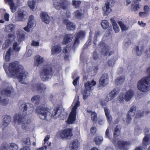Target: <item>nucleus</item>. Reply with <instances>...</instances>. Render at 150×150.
Listing matches in <instances>:
<instances>
[{"label": "nucleus", "mask_w": 150, "mask_h": 150, "mask_svg": "<svg viewBox=\"0 0 150 150\" xmlns=\"http://www.w3.org/2000/svg\"><path fill=\"white\" fill-rule=\"evenodd\" d=\"M8 70L10 75L12 77H16L21 82L23 79L27 77L28 73L24 69L23 66L20 64L19 62L14 61L9 64Z\"/></svg>", "instance_id": "f257e3e1"}, {"label": "nucleus", "mask_w": 150, "mask_h": 150, "mask_svg": "<svg viewBox=\"0 0 150 150\" xmlns=\"http://www.w3.org/2000/svg\"><path fill=\"white\" fill-rule=\"evenodd\" d=\"M147 71L149 75L141 79L137 83L138 89L142 92L146 91L149 88V83H150V67L147 69Z\"/></svg>", "instance_id": "f03ea898"}, {"label": "nucleus", "mask_w": 150, "mask_h": 150, "mask_svg": "<svg viewBox=\"0 0 150 150\" xmlns=\"http://www.w3.org/2000/svg\"><path fill=\"white\" fill-rule=\"evenodd\" d=\"M53 73L52 66L49 64L46 65L42 71L41 72L40 76L41 79L43 81H47L50 76L52 77Z\"/></svg>", "instance_id": "7ed1b4c3"}, {"label": "nucleus", "mask_w": 150, "mask_h": 150, "mask_svg": "<svg viewBox=\"0 0 150 150\" xmlns=\"http://www.w3.org/2000/svg\"><path fill=\"white\" fill-rule=\"evenodd\" d=\"M27 104L30 107V108H28L29 110L28 111L29 112L28 113V114H29L33 112L34 108L32 104L29 103H28ZM27 114V112H26V114H23L22 115H21V114H16L14 116V122L16 123L17 122L18 125L23 123V120L25 119L24 118L26 116V114Z\"/></svg>", "instance_id": "20e7f679"}, {"label": "nucleus", "mask_w": 150, "mask_h": 150, "mask_svg": "<svg viewBox=\"0 0 150 150\" xmlns=\"http://www.w3.org/2000/svg\"><path fill=\"white\" fill-rule=\"evenodd\" d=\"M47 108L39 106L37 108L35 112L40 119L45 120L47 119L48 114L49 112Z\"/></svg>", "instance_id": "39448f33"}, {"label": "nucleus", "mask_w": 150, "mask_h": 150, "mask_svg": "<svg viewBox=\"0 0 150 150\" xmlns=\"http://www.w3.org/2000/svg\"><path fill=\"white\" fill-rule=\"evenodd\" d=\"M72 131L71 128H67L58 131L57 134L62 139H70L72 136Z\"/></svg>", "instance_id": "423d86ee"}, {"label": "nucleus", "mask_w": 150, "mask_h": 150, "mask_svg": "<svg viewBox=\"0 0 150 150\" xmlns=\"http://www.w3.org/2000/svg\"><path fill=\"white\" fill-rule=\"evenodd\" d=\"M68 5V2L67 0H60L59 2L57 0L53 1V6L58 10L61 8L63 10L66 9Z\"/></svg>", "instance_id": "0eeeda50"}, {"label": "nucleus", "mask_w": 150, "mask_h": 150, "mask_svg": "<svg viewBox=\"0 0 150 150\" xmlns=\"http://www.w3.org/2000/svg\"><path fill=\"white\" fill-rule=\"evenodd\" d=\"M134 95L133 91L131 89H129L126 92L125 95L123 93L120 94L118 96L117 98L120 103H122L124 100V96L125 100L127 101H128L131 99Z\"/></svg>", "instance_id": "6e6552de"}, {"label": "nucleus", "mask_w": 150, "mask_h": 150, "mask_svg": "<svg viewBox=\"0 0 150 150\" xmlns=\"http://www.w3.org/2000/svg\"><path fill=\"white\" fill-rule=\"evenodd\" d=\"M99 46L100 47L103 48V50L100 51L102 54L106 56L108 54L109 56L112 54L114 53V51H110L109 52L110 48L104 42H101L99 44Z\"/></svg>", "instance_id": "1a4fd4ad"}, {"label": "nucleus", "mask_w": 150, "mask_h": 150, "mask_svg": "<svg viewBox=\"0 0 150 150\" xmlns=\"http://www.w3.org/2000/svg\"><path fill=\"white\" fill-rule=\"evenodd\" d=\"M112 142L116 147L123 150H127L128 147L130 144V142H129L121 140H119L117 143L115 142V141H113Z\"/></svg>", "instance_id": "9d476101"}, {"label": "nucleus", "mask_w": 150, "mask_h": 150, "mask_svg": "<svg viewBox=\"0 0 150 150\" xmlns=\"http://www.w3.org/2000/svg\"><path fill=\"white\" fill-rule=\"evenodd\" d=\"M76 35L75 40L72 47L74 49L75 48V47L79 44V39H81L85 38V33L84 31L81 30L77 33Z\"/></svg>", "instance_id": "9b49d317"}, {"label": "nucleus", "mask_w": 150, "mask_h": 150, "mask_svg": "<svg viewBox=\"0 0 150 150\" xmlns=\"http://www.w3.org/2000/svg\"><path fill=\"white\" fill-rule=\"evenodd\" d=\"M8 39L5 41L2 47L4 50L8 48L11 45L12 42L16 38L15 35L13 34H8Z\"/></svg>", "instance_id": "f8f14e48"}, {"label": "nucleus", "mask_w": 150, "mask_h": 150, "mask_svg": "<svg viewBox=\"0 0 150 150\" xmlns=\"http://www.w3.org/2000/svg\"><path fill=\"white\" fill-rule=\"evenodd\" d=\"M119 89L115 88L112 90L107 95L105 98L107 101H109L114 98L118 93Z\"/></svg>", "instance_id": "ddd939ff"}, {"label": "nucleus", "mask_w": 150, "mask_h": 150, "mask_svg": "<svg viewBox=\"0 0 150 150\" xmlns=\"http://www.w3.org/2000/svg\"><path fill=\"white\" fill-rule=\"evenodd\" d=\"M63 23L66 25L67 29L68 30H74L75 29V24L70 22L69 20L64 19L63 21Z\"/></svg>", "instance_id": "4468645a"}, {"label": "nucleus", "mask_w": 150, "mask_h": 150, "mask_svg": "<svg viewBox=\"0 0 150 150\" xmlns=\"http://www.w3.org/2000/svg\"><path fill=\"white\" fill-rule=\"evenodd\" d=\"M74 38L72 34H68L65 35L62 41V44L63 45L67 44L70 43Z\"/></svg>", "instance_id": "2eb2a0df"}, {"label": "nucleus", "mask_w": 150, "mask_h": 150, "mask_svg": "<svg viewBox=\"0 0 150 150\" xmlns=\"http://www.w3.org/2000/svg\"><path fill=\"white\" fill-rule=\"evenodd\" d=\"M108 77L107 74H103L99 80V83L100 85L103 86H105L108 84Z\"/></svg>", "instance_id": "dca6fc26"}, {"label": "nucleus", "mask_w": 150, "mask_h": 150, "mask_svg": "<svg viewBox=\"0 0 150 150\" xmlns=\"http://www.w3.org/2000/svg\"><path fill=\"white\" fill-rule=\"evenodd\" d=\"M34 16L33 15H30L29 16L27 25L24 28V30L25 31L29 32L30 31V29L34 25Z\"/></svg>", "instance_id": "f3484780"}, {"label": "nucleus", "mask_w": 150, "mask_h": 150, "mask_svg": "<svg viewBox=\"0 0 150 150\" xmlns=\"http://www.w3.org/2000/svg\"><path fill=\"white\" fill-rule=\"evenodd\" d=\"M136 107L135 106H132L130 108V110L128 112V113L127 115V117L126 118L127 122L128 124L131 122V116L134 115V113L133 112L134 110L135 111H136Z\"/></svg>", "instance_id": "a211bd4d"}, {"label": "nucleus", "mask_w": 150, "mask_h": 150, "mask_svg": "<svg viewBox=\"0 0 150 150\" xmlns=\"http://www.w3.org/2000/svg\"><path fill=\"white\" fill-rule=\"evenodd\" d=\"M13 91V88L8 87L7 88L3 89L0 91V94L2 96H10L12 92Z\"/></svg>", "instance_id": "6ab92c4d"}, {"label": "nucleus", "mask_w": 150, "mask_h": 150, "mask_svg": "<svg viewBox=\"0 0 150 150\" xmlns=\"http://www.w3.org/2000/svg\"><path fill=\"white\" fill-rule=\"evenodd\" d=\"M96 84V81L93 80L91 82L88 81L84 85L86 91H90L93 90V86Z\"/></svg>", "instance_id": "aec40b11"}, {"label": "nucleus", "mask_w": 150, "mask_h": 150, "mask_svg": "<svg viewBox=\"0 0 150 150\" xmlns=\"http://www.w3.org/2000/svg\"><path fill=\"white\" fill-rule=\"evenodd\" d=\"M76 112L71 110L68 120V123L71 124L75 121L76 118Z\"/></svg>", "instance_id": "412c9836"}, {"label": "nucleus", "mask_w": 150, "mask_h": 150, "mask_svg": "<svg viewBox=\"0 0 150 150\" xmlns=\"http://www.w3.org/2000/svg\"><path fill=\"white\" fill-rule=\"evenodd\" d=\"M36 90L38 93H44L46 89L45 86L43 83H38L36 84Z\"/></svg>", "instance_id": "4be33fe9"}, {"label": "nucleus", "mask_w": 150, "mask_h": 150, "mask_svg": "<svg viewBox=\"0 0 150 150\" xmlns=\"http://www.w3.org/2000/svg\"><path fill=\"white\" fill-rule=\"evenodd\" d=\"M40 17L42 21L47 24L50 22V17L45 12H42L41 14Z\"/></svg>", "instance_id": "5701e85b"}, {"label": "nucleus", "mask_w": 150, "mask_h": 150, "mask_svg": "<svg viewBox=\"0 0 150 150\" xmlns=\"http://www.w3.org/2000/svg\"><path fill=\"white\" fill-rule=\"evenodd\" d=\"M62 48L59 45H57L53 46L51 50L52 54H58L61 51Z\"/></svg>", "instance_id": "b1692460"}, {"label": "nucleus", "mask_w": 150, "mask_h": 150, "mask_svg": "<svg viewBox=\"0 0 150 150\" xmlns=\"http://www.w3.org/2000/svg\"><path fill=\"white\" fill-rule=\"evenodd\" d=\"M78 141L76 139L73 141L70 144L69 147L72 150H76L78 148Z\"/></svg>", "instance_id": "393cba45"}, {"label": "nucleus", "mask_w": 150, "mask_h": 150, "mask_svg": "<svg viewBox=\"0 0 150 150\" xmlns=\"http://www.w3.org/2000/svg\"><path fill=\"white\" fill-rule=\"evenodd\" d=\"M35 66H38L44 62L43 58L38 55L35 56Z\"/></svg>", "instance_id": "a878e982"}, {"label": "nucleus", "mask_w": 150, "mask_h": 150, "mask_svg": "<svg viewBox=\"0 0 150 150\" xmlns=\"http://www.w3.org/2000/svg\"><path fill=\"white\" fill-rule=\"evenodd\" d=\"M11 120V117L10 116L5 115L3 119V125L5 127H7L10 123Z\"/></svg>", "instance_id": "bb28decb"}, {"label": "nucleus", "mask_w": 150, "mask_h": 150, "mask_svg": "<svg viewBox=\"0 0 150 150\" xmlns=\"http://www.w3.org/2000/svg\"><path fill=\"white\" fill-rule=\"evenodd\" d=\"M104 109L107 120L108 122L110 123L111 122L112 118L110 115H109L110 112L109 109L108 108L106 107H104Z\"/></svg>", "instance_id": "cd10ccee"}, {"label": "nucleus", "mask_w": 150, "mask_h": 150, "mask_svg": "<svg viewBox=\"0 0 150 150\" xmlns=\"http://www.w3.org/2000/svg\"><path fill=\"white\" fill-rule=\"evenodd\" d=\"M40 99V97L39 95H35L32 98L31 100L35 105H38L39 103Z\"/></svg>", "instance_id": "c85d7f7f"}, {"label": "nucleus", "mask_w": 150, "mask_h": 150, "mask_svg": "<svg viewBox=\"0 0 150 150\" xmlns=\"http://www.w3.org/2000/svg\"><path fill=\"white\" fill-rule=\"evenodd\" d=\"M18 16L16 19L18 21H23L24 16L23 12L21 10H19L18 12Z\"/></svg>", "instance_id": "c756f323"}, {"label": "nucleus", "mask_w": 150, "mask_h": 150, "mask_svg": "<svg viewBox=\"0 0 150 150\" xmlns=\"http://www.w3.org/2000/svg\"><path fill=\"white\" fill-rule=\"evenodd\" d=\"M110 20L113 25L114 31L115 33H117L119 32V28L115 21L113 18H111Z\"/></svg>", "instance_id": "7c9ffc66"}, {"label": "nucleus", "mask_w": 150, "mask_h": 150, "mask_svg": "<svg viewBox=\"0 0 150 150\" xmlns=\"http://www.w3.org/2000/svg\"><path fill=\"white\" fill-rule=\"evenodd\" d=\"M125 80V77L124 76H120L115 79V84L117 85L121 84Z\"/></svg>", "instance_id": "2f4dec72"}, {"label": "nucleus", "mask_w": 150, "mask_h": 150, "mask_svg": "<svg viewBox=\"0 0 150 150\" xmlns=\"http://www.w3.org/2000/svg\"><path fill=\"white\" fill-rule=\"evenodd\" d=\"M15 28V27L14 25L10 24L6 26L5 30L7 32L10 33L13 31L14 30Z\"/></svg>", "instance_id": "473e14b6"}, {"label": "nucleus", "mask_w": 150, "mask_h": 150, "mask_svg": "<svg viewBox=\"0 0 150 150\" xmlns=\"http://www.w3.org/2000/svg\"><path fill=\"white\" fill-rule=\"evenodd\" d=\"M22 141L23 145H26L27 146H30V140L29 137L24 138L23 139Z\"/></svg>", "instance_id": "72a5a7b5"}, {"label": "nucleus", "mask_w": 150, "mask_h": 150, "mask_svg": "<svg viewBox=\"0 0 150 150\" xmlns=\"http://www.w3.org/2000/svg\"><path fill=\"white\" fill-rule=\"evenodd\" d=\"M91 119L93 123H96L98 120V117L97 113L95 112H93L91 115Z\"/></svg>", "instance_id": "f704fd0d"}, {"label": "nucleus", "mask_w": 150, "mask_h": 150, "mask_svg": "<svg viewBox=\"0 0 150 150\" xmlns=\"http://www.w3.org/2000/svg\"><path fill=\"white\" fill-rule=\"evenodd\" d=\"M137 2L134 1L131 5V8L133 10L137 11L140 8V5L139 4H136Z\"/></svg>", "instance_id": "c9c22d12"}, {"label": "nucleus", "mask_w": 150, "mask_h": 150, "mask_svg": "<svg viewBox=\"0 0 150 150\" xmlns=\"http://www.w3.org/2000/svg\"><path fill=\"white\" fill-rule=\"evenodd\" d=\"M11 48L10 47L7 51L5 58L6 62H8L10 59L11 56Z\"/></svg>", "instance_id": "e433bc0d"}, {"label": "nucleus", "mask_w": 150, "mask_h": 150, "mask_svg": "<svg viewBox=\"0 0 150 150\" xmlns=\"http://www.w3.org/2000/svg\"><path fill=\"white\" fill-rule=\"evenodd\" d=\"M101 25L103 28L106 29L109 25L108 22L107 20H103L101 23Z\"/></svg>", "instance_id": "4c0bfd02"}, {"label": "nucleus", "mask_w": 150, "mask_h": 150, "mask_svg": "<svg viewBox=\"0 0 150 150\" xmlns=\"http://www.w3.org/2000/svg\"><path fill=\"white\" fill-rule=\"evenodd\" d=\"M103 140V137L99 136L96 137L94 139V141L97 145L101 144Z\"/></svg>", "instance_id": "58836bf2"}, {"label": "nucleus", "mask_w": 150, "mask_h": 150, "mask_svg": "<svg viewBox=\"0 0 150 150\" xmlns=\"http://www.w3.org/2000/svg\"><path fill=\"white\" fill-rule=\"evenodd\" d=\"M18 44L17 42H14L13 45V49L14 52H18L21 49L20 47H18Z\"/></svg>", "instance_id": "ea45409f"}, {"label": "nucleus", "mask_w": 150, "mask_h": 150, "mask_svg": "<svg viewBox=\"0 0 150 150\" xmlns=\"http://www.w3.org/2000/svg\"><path fill=\"white\" fill-rule=\"evenodd\" d=\"M28 4L32 9L33 10L35 8V2L34 0H29L28 1Z\"/></svg>", "instance_id": "a19ab883"}, {"label": "nucleus", "mask_w": 150, "mask_h": 150, "mask_svg": "<svg viewBox=\"0 0 150 150\" xmlns=\"http://www.w3.org/2000/svg\"><path fill=\"white\" fill-rule=\"evenodd\" d=\"M144 46H142L141 47V49L139 50V48L138 46H137L136 47V51L137 55H140L142 53V52L144 51Z\"/></svg>", "instance_id": "79ce46f5"}, {"label": "nucleus", "mask_w": 150, "mask_h": 150, "mask_svg": "<svg viewBox=\"0 0 150 150\" xmlns=\"http://www.w3.org/2000/svg\"><path fill=\"white\" fill-rule=\"evenodd\" d=\"M17 37L19 41H21L24 40L25 35L24 33H18L17 35Z\"/></svg>", "instance_id": "37998d69"}, {"label": "nucleus", "mask_w": 150, "mask_h": 150, "mask_svg": "<svg viewBox=\"0 0 150 150\" xmlns=\"http://www.w3.org/2000/svg\"><path fill=\"white\" fill-rule=\"evenodd\" d=\"M59 110H60V107L59 106L55 107L54 110L52 112L51 116L53 117L55 116L58 113V112Z\"/></svg>", "instance_id": "c03bdc74"}, {"label": "nucleus", "mask_w": 150, "mask_h": 150, "mask_svg": "<svg viewBox=\"0 0 150 150\" xmlns=\"http://www.w3.org/2000/svg\"><path fill=\"white\" fill-rule=\"evenodd\" d=\"M8 100L5 99H2L1 97L0 96V105H6L8 103Z\"/></svg>", "instance_id": "a18cd8bd"}, {"label": "nucleus", "mask_w": 150, "mask_h": 150, "mask_svg": "<svg viewBox=\"0 0 150 150\" xmlns=\"http://www.w3.org/2000/svg\"><path fill=\"white\" fill-rule=\"evenodd\" d=\"M120 131L119 130L118 127L117 126L115 128L114 132V136L117 137L120 134Z\"/></svg>", "instance_id": "49530a36"}, {"label": "nucleus", "mask_w": 150, "mask_h": 150, "mask_svg": "<svg viewBox=\"0 0 150 150\" xmlns=\"http://www.w3.org/2000/svg\"><path fill=\"white\" fill-rule=\"evenodd\" d=\"M72 3L73 6H75V8H77L80 6L81 1H79L73 0L72 1Z\"/></svg>", "instance_id": "de8ad7c7"}, {"label": "nucleus", "mask_w": 150, "mask_h": 150, "mask_svg": "<svg viewBox=\"0 0 150 150\" xmlns=\"http://www.w3.org/2000/svg\"><path fill=\"white\" fill-rule=\"evenodd\" d=\"M149 138L147 135L145 136L143 138V144L144 145L146 146L148 145L149 141Z\"/></svg>", "instance_id": "09e8293b"}, {"label": "nucleus", "mask_w": 150, "mask_h": 150, "mask_svg": "<svg viewBox=\"0 0 150 150\" xmlns=\"http://www.w3.org/2000/svg\"><path fill=\"white\" fill-rule=\"evenodd\" d=\"M81 11V10H77L74 12L75 16L77 18H81L82 16V14L80 12Z\"/></svg>", "instance_id": "8fccbe9b"}, {"label": "nucleus", "mask_w": 150, "mask_h": 150, "mask_svg": "<svg viewBox=\"0 0 150 150\" xmlns=\"http://www.w3.org/2000/svg\"><path fill=\"white\" fill-rule=\"evenodd\" d=\"M9 5L11 12L13 13L15 12L16 11L17 7L15 6L14 2L11 3Z\"/></svg>", "instance_id": "3c124183"}, {"label": "nucleus", "mask_w": 150, "mask_h": 150, "mask_svg": "<svg viewBox=\"0 0 150 150\" xmlns=\"http://www.w3.org/2000/svg\"><path fill=\"white\" fill-rule=\"evenodd\" d=\"M118 23L120 25L122 31L127 30L128 28L122 23L121 21H119Z\"/></svg>", "instance_id": "603ef678"}, {"label": "nucleus", "mask_w": 150, "mask_h": 150, "mask_svg": "<svg viewBox=\"0 0 150 150\" xmlns=\"http://www.w3.org/2000/svg\"><path fill=\"white\" fill-rule=\"evenodd\" d=\"M9 148L11 150H17L18 149V146L16 144L14 143L11 144Z\"/></svg>", "instance_id": "864d4df0"}, {"label": "nucleus", "mask_w": 150, "mask_h": 150, "mask_svg": "<svg viewBox=\"0 0 150 150\" xmlns=\"http://www.w3.org/2000/svg\"><path fill=\"white\" fill-rule=\"evenodd\" d=\"M80 105V102L79 101H77L75 103L74 106L72 108V110L76 112V109L78 106Z\"/></svg>", "instance_id": "5fc2aeb1"}, {"label": "nucleus", "mask_w": 150, "mask_h": 150, "mask_svg": "<svg viewBox=\"0 0 150 150\" xmlns=\"http://www.w3.org/2000/svg\"><path fill=\"white\" fill-rule=\"evenodd\" d=\"M105 12L106 13H109L110 11H111V9H110V8L109 7L110 5L108 4L106 2L105 3Z\"/></svg>", "instance_id": "6e6d98bb"}, {"label": "nucleus", "mask_w": 150, "mask_h": 150, "mask_svg": "<svg viewBox=\"0 0 150 150\" xmlns=\"http://www.w3.org/2000/svg\"><path fill=\"white\" fill-rule=\"evenodd\" d=\"M92 57L94 60H96L98 58V55L96 50L93 52Z\"/></svg>", "instance_id": "4d7b16f0"}, {"label": "nucleus", "mask_w": 150, "mask_h": 150, "mask_svg": "<svg viewBox=\"0 0 150 150\" xmlns=\"http://www.w3.org/2000/svg\"><path fill=\"white\" fill-rule=\"evenodd\" d=\"M0 150H7V143L3 142L1 145Z\"/></svg>", "instance_id": "13d9d810"}, {"label": "nucleus", "mask_w": 150, "mask_h": 150, "mask_svg": "<svg viewBox=\"0 0 150 150\" xmlns=\"http://www.w3.org/2000/svg\"><path fill=\"white\" fill-rule=\"evenodd\" d=\"M112 28H109L107 30L105 33V36L107 37L109 36L110 35L111 32L112 31Z\"/></svg>", "instance_id": "bf43d9fd"}, {"label": "nucleus", "mask_w": 150, "mask_h": 150, "mask_svg": "<svg viewBox=\"0 0 150 150\" xmlns=\"http://www.w3.org/2000/svg\"><path fill=\"white\" fill-rule=\"evenodd\" d=\"M144 114V113L143 112H138V113H137L136 114V118H140L142 117L143 116Z\"/></svg>", "instance_id": "052dcab7"}, {"label": "nucleus", "mask_w": 150, "mask_h": 150, "mask_svg": "<svg viewBox=\"0 0 150 150\" xmlns=\"http://www.w3.org/2000/svg\"><path fill=\"white\" fill-rule=\"evenodd\" d=\"M79 79V76H77L76 78V79L73 80L72 82L73 85L75 86H76L77 84V82Z\"/></svg>", "instance_id": "680f3d73"}, {"label": "nucleus", "mask_w": 150, "mask_h": 150, "mask_svg": "<svg viewBox=\"0 0 150 150\" xmlns=\"http://www.w3.org/2000/svg\"><path fill=\"white\" fill-rule=\"evenodd\" d=\"M106 2L112 6L114 5L115 3V1L114 0H107Z\"/></svg>", "instance_id": "e2e57ef3"}, {"label": "nucleus", "mask_w": 150, "mask_h": 150, "mask_svg": "<svg viewBox=\"0 0 150 150\" xmlns=\"http://www.w3.org/2000/svg\"><path fill=\"white\" fill-rule=\"evenodd\" d=\"M96 130V129L95 127H91L90 129L91 132V134H95Z\"/></svg>", "instance_id": "0e129e2a"}, {"label": "nucleus", "mask_w": 150, "mask_h": 150, "mask_svg": "<svg viewBox=\"0 0 150 150\" xmlns=\"http://www.w3.org/2000/svg\"><path fill=\"white\" fill-rule=\"evenodd\" d=\"M144 10L145 12L147 13L149 11L150 8L147 5H146L144 7Z\"/></svg>", "instance_id": "69168bd1"}, {"label": "nucleus", "mask_w": 150, "mask_h": 150, "mask_svg": "<svg viewBox=\"0 0 150 150\" xmlns=\"http://www.w3.org/2000/svg\"><path fill=\"white\" fill-rule=\"evenodd\" d=\"M39 45V43L38 42H36L34 40H33L32 41V42L31 44V46H38Z\"/></svg>", "instance_id": "338daca9"}, {"label": "nucleus", "mask_w": 150, "mask_h": 150, "mask_svg": "<svg viewBox=\"0 0 150 150\" xmlns=\"http://www.w3.org/2000/svg\"><path fill=\"white\" fill-rule=\"evenodd\" d=\"M9 15L8 14L6 13L4 16V19L6 21H8L9 20Z\"/></svg>", "instance_id": "774afa93"}]
</instances>
